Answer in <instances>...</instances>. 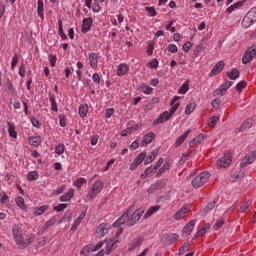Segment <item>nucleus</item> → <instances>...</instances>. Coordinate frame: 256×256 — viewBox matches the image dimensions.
Listing matches in <instances>:
<instances>
[{"label": "nucleus", "mask_w": 256, "mask_h": 256, "mask_svg": "<svg viewBox=\"0 0 256 256\" xmlns=\"http://www.w3.org/2000/svg\"><path fill=\"white\" fill-rule=\"evenodd\" d=\"M13 239L19 249H27L35 241V235L25 233L22 224H14L12 227Z\"/></svg>", "instance_id": "obj_1"}, {"label": "nucleus", "mask_w": 256, "mask_h": 256, "mask_svg": "<svg viewBox=\"0 0 256 256\" xmlns=\"http://www.w3.org/2000/svg\"><path fill=\"white\" fill-rule=\"evenodd\" d=\"M180 99L181 97L174 96L171 102L172 107L170 108V111L163 112L156 120H154L153 125H161V123H165V121H169V119L173 117V113H175V111L179 109V103H177V101H179Z\"/></svg>", "instance_id": "obj_2"}, {"label": "nucleus", "mask_w": 256, "mask_h": 256, "mask_svg": "<svg viewBox=\"0 0 256 256\" xmlns=\"http://www.w3.org/2000/svg\"><path fill=\"white\" fill-rule=\"evenodd\" d=\"M103 181L98 180L96 181L90 188V190L88 191V194L86 195V199L87 201H92V199H95V197H97V195H99V193H101L103 191Z\"/></svg>", "instance_id": "obj_3"}, {"label": "nucleus", "mask_w": 256, "mask_h": 256, "mask_svg": "<svg viewBox=\"0 0 256 256\" xmlns=\"http://www.w3.org/2000/svg\"><path fill=\"white\" fill-rule=\"evenodd\" d=\"M209 177H211V175L207 171L200 173L191 181L192 187H194V189L203 187V185L209 181Z\"/></svg>", "instance_id": "obj_4"}, {"label": "nucleus", "mask_w": 256, "mask_h": 256, "mask_svg": "<svg viewBox=\"0 0 256 256\" xmlns=\"http://www.w3.org/2000/svg\"><path fill=\"white\" fill-rule=\"evenodd\" d=\"M109 229H111V226L107 223H102L100 224L95 231V237H97V239H101L103 237H105V235H107V233H109Z\"/></svg>", "instance_id": "obj_5"}, {"label": "nucleus", "mask_w": 256, "mask_h": 256, "mask_svg": "<svg viewBox=\"0 0 256 256\" xmlns=\"http://www.w3.org/2000/svg\"><path fill=\"white\" fill-rule=\"evenodd\" d=\"M256 159V151L250 152L244 156L241 160L240 167H247L255 162Z\"/></svg>", "instance_id": "obj_6"}, {"label": "nucleus", "mask_w": 256, "mask_h": 256, "mask_svg": "<svg viewBox=\"0 0 256 256\" xmlns=\"http://www.w3.org/2000/svg\"><path fill=\"white\" fill-rule=\"evenodd\" d=\"M232 158H231V153H225L223 157H221L218 161H217V165L218 167H222L223 169H227V167H229V165H231L232 162Z\"/></svg>", "instance_id": "obj_7"}, {"label": "nucleus", "mask_w": 256, "mask_h": 256, "mask_svg": "<svg viewBox=\"0 0 256 256\" xmlns=\"http://www.w3.org/2000/svg\"><path fill=\"white\" fill-rule=\"evenodd\" d=\"M189 211H191L189 205H184L180 210H178L174 214L175 221H181V219H185V215H187Z\"/></svg>", "instance_id": "obj_8"}, {"label": "nucleus", "mask_w": 256, "mask_h": 256, "mask_svg": "<svg viewBox=\"0 0 256 256\" xmlns=\"http://www.w3.org/2000/svg\"><path fill=\"white\" fill-rule=\"evenodd\" d=\"M256 56V52L255 49L253 48H249L245 55L242 57V63H244V65H247V63H251V61H253V57Z\"/></svg>", "instance_id": "obj_9"}, {"label": "nucleus", "mask_w": 256, "mask_h": 256, "mask_svg": "<svg viewBox=\"0 0 256 256\" xmlns=\"http://www.w3.org/2000/svg\"><path fill=\"white\" fill-rule=\"evenodd\" d=\"M93 27V18L88 17L82 20V33H89Z\"/></svg>", "instance_id": "obj_10"}, {"label": "nucleus", "mask_w": 256, "mask_h": 256, "mask_svg": "<svg viewBox=\"0 0 256 256\" xmlns=\"http://www.w3.org/2000/svg\"><path fill=\"white\" fill-rule=\"evenodd\" d=\"M88 59L91 69H97V67H99V56L97 55V53H90Z\"/></svg>", "instance_id": "obj_11"}, {"label": "nucleus", "mask_w": 256, "mask_h": 256, "mask_svg": "<svg viewBox=\"0 0 256 256\" xmlns=\"http://www.w3.org/2000/svg\"><path fill=\"white\" fill-rule=\"evenodd\" d=\"M75 197V189L70 188L67 192H65L61 197L60 201L62 203H67L68 201H71Z\"/></svg>", "instance_id": "obj_12"}, {"label": "nucleus", "mask_w": 256, "mask_h": 256, "mask_svg": "<svg viewBox=\"0 0 256 256\" xmlns=\"http://www.w3.org/2000/svg\"><path fill=\"white\" fill-rule=\"evenodd\" d=\"M225 68V63L223 61H219L211 70L210 77H215V75H219L221 71Z\"/></svg>", "instance_id": "obj_13"}, {"label": "nucleus", "mask_w": 256, "mask_h": 256, "mask_svg": "<svg viewBox=\"0 0 256 256\" xmlns=\"http://www.w3.org/2000/svg\"><path fill=\"white\" fill-rule=\"evenodd\" d=\"M233 85V82L231 81H226L224 84H222L217 90H216V95H220L223 97L225 93H227V89Z\"/></svg>", "instance_id": "obj_14"}, {"label": "nucleus", "mask_w": 256, "mask_h": 256, "mask_svg": "<svg viewBox=\"0 0 256 256\" xmlns=\"http://www.w3.org/2000/svg\"><path fill=\"white\" fill-rule=\"evenodd\" d=\"M154 139H155V133L153 132L147 133L142 140V146L147 147V145L151 144Z\"/></svg>", "instance_id": "obj_15"}, {"label": "nucleus", "mask_w": 256, "mask_h": 256, "mask_svg": "<svg viewBox=\"0 0 256 256\" xmlns=\"http://www.w3.org/2000/svg\"><path fill=\"white\" fill-rule=\"evenodd\" d=\"M253 23H256L249 14H246L242 20L243 29H249Z\"/></svg>", "instance_id": "obj_16"}, {"label": "nucleus", "mask_w": 256, "mask_h": 256, "mask_svg": "<svg viewBox=\"0 0 256 256\" xmlns=\"http://www.w3.org/2000/svg\"><path fill=\"white\" fill-rule=\"evenodd\" d=\"M159 155V149H154L150 152V154L146 157L144 164L149 165V163H153L155 161V157Z\"/></svg>", "instance_id": "obj_17"}, {"label": "nucleus", "mask_w": 256, "mask_h": 256, "mask_svg": "<svg viewBox=\"0 0 256 256\" xmlns=\"http://www.w3.org/2000/svg\"><path fill=\"white\" fill-rule=\"evenodd\" d=\"M195 228V220H191L190 222H188L183 230H182V233L184 235H191V232L193 231V229Z\"/></svg>", "instance_id": "obj_18"}, {"label": "nucleus", "mask_w": 256, "mask_h": 256, "mask_svg": "<svg viewBox=\"0 0 256 256\" xmlns=\"http://www.w3.org/2000/svg\"><path fill=\"white\" fill-rule=\"evenodd\" d=\"M190 134H191V129H188L186 132H184V134L178 137V139L175 142L176 147H181V145L185 143V139H187V137H189Z\"/></svg>", "instance_id": "obj_19"}, {"label": "nucleus", "mask_w": 256, "mask_h": 256, "mask_svg": "<svg viewBox=\"0 0 256 256\" xmlns=\"http://www.w3.org/2000/svg\"><path fill=\"white\" fill-rule=\"evenodd\" d=\"M205 140V135L199 134L196 138H194L192 141L189 142L190 147H197L198 145H201L203 141Z\"/></svg>", "instance_id": "obj_20"}, {"label": "nucleus", "mask_w": 256, "mask_h": 256, "mask_svg": "<svg viewBox=\"0 0 256 256\" xmlns=\"http://www.w3.org/2000/svg\"><path fill=\"white\" fill-rule=\"evenodd\" d=\"M138 91H141V93H144L145 95H151V93H153V88L145 83H141L138 86Z\"/></svg>", "instance_id": "obj_21"}, {"label": "nucleus", "mask_w": 256, "mask_h": 256, "mask_svg": "<svg viewBox=\"0 0 256 256\" xmlns=\"http://www.w3.org/2000/svg\"><path fill=\"white\" fill-rule=\"evenodd\" d=\"M45 7V4L43 3V0H38L37 2V14L38 17L43 21L45 19V13L43 12V9Z\"/></svg>", "instance_id": "obj_22"}, {"label": "nucleus", "mask_w": 256, "mask_h": 256, "mask_svg": "<svg viewBox=\"0 0 256 256\" xmlns=\"http://www.w3.org/2000/svg\"><path fill=\"white\" fill-rule=\"evenodd\" d=\"M161 209L160 205L151 206L147 212L144 214V219H148V217H151V215H154V213H157Z\"/></svg>", "instance_id": "obj_23"}, {"label": "nucleus", "mask_w": 256, "mask_h": 256, "mask_svg": "<svg viewBox=\"0 0 256 256\" xmlns=\"http://www.w3.org/2000/svg\"><path fill=\"white\" fill-rule=\"evenodd\" d=\"M58 35L63 41H66L67 34L63 31V21L61 19L58 20Z\"/></svg>", "instance_id": "obj_24"}, {"label": "nucleus", "mask_w": 256, "mask_h": 256, "mask_svg": "<svg viewBox=\"0 0 256 256\" xmlns=\"http://www.w3.org/2000/svg\"><path fill=\"white\" fill-rule=\"evenodd\" d=\"M129 71V66L127 64H120L117 69V75L119 77L126 75V73Z\"/></svg>", "instance_id": "obj_25"}, {"label": "nucleus", "mask_w": 256, "mask_h": 256, "mask_svg": "<svg viewBox=\"0 0 256 256\" xmlns=\"http://www.w3.org/2000/svg\"><path fill=\"white\" fill-rule=\"evenodd\" d=\"M78 112L80 117L84 119V117H87V113H89V106L86 104L80 105Z\"/></svg>", "instance_id": "obj_26"}, {"label": "nucleus", "mask_w": 256, "mask_h": 256, "mask_svg": "<svg viewBox=\"0 0 256 256\" xmlns=\"http://www.w3.org/2000/svg\"><path fill=\"white\" fill-rule=\"evenodd\" d=\"M28 141L30 145H33V147H39V145H41V137L39 136H31Z\"/></svg>", "instance_id": "obj_27"}, {"label": "nucleus", "mask_w": 256, "mask_h": 256, "mask_svg": "<svg viewBox=\"0 0 256 256\" xmlns=\"http://www.w3.org/2000/svg\"><path fill=\"white\" fill-rule=\"evenodd\" d=\"M157 170L153 166L148 167L143 174L140 175L141 179H147L150 175L156 173Z\"/></svg>", "instance_id": "obj_28"}, {"label": "nucleus", "mask_w": 256, "mask_h": 256, "mask_svg": "<svg viewBox=\"0 0 256 256\" xmlns=\"http://www.w3.org/2000/svg\"><path fill=\"white\" fill-rule=\"evenodd\" d=\"M245 4L244 1H238L236 3H234L233 5H231L230 7L227 8V13H233V11H235V9H239L240 7H243V5Z\"/></svg>", "instance_id": "obj_29"}, {"label": "nucleus", "mask_w": 256, "mask_h": 256, "mask_svg": "<svg viewBox=\"0 0 256 256\" xmlns=\"http://www.w3.org/2000/svg\"><path fill=\"white\" fill-rule=\"evenodd\" d=\"M211 225L206 224L205 227H203L202 229L198 230L194 236V239H198V237H203V235H205V233H207V231H209Z\"/></svg>", "instance_id": "obj_30"}, {"label": "nucleus", "mask_w": 256, "mask_h": 256, "mask_svg": "<svg viewBox=\"0 0 256 256\" xmlns=\"http://www.w3.org/2000/svg\"><path fill=\"white\" fill-rule=\"evenodd\" d=\"M48 210H49V205H43L41 207L34 209V215H36V217H39V215H43L44 212Z\"/></svg>", "instance_id": "obj_31"}, {"label": "nucleus", "mask_w": 256, "mask_h": 256, "mask_svg": "<svg viewBox=\"0 0 256 256\" xmlns=\"http://www.w3.org/2000/svg\"><path fill=\"white\" fill-rule=\"evenodd\" d=\"M7 125H8V133L10 137L17 139V131H15V124L8 122Z\"/></svg>", "instance_id": "obj_32"}, {"label": "nucleus", "mask_w": 256, "mask_h": 256, "mask_svg": "<svg viewBox=\"0 0 256 256\" xmlns=\"http://www.w3.org/2000/svg\"><path fill=\"white\" fill-rule=\"evenodd\" d=\"M17 207L21 208L22 211H25L27 209V206L25 205V198L24 197H17L15 199Z\"/></svg>", "instance_id": "obj_33"}, {"label": "nucleus", "mask_w": 256, "mask_h": 256, "mask_svg": "<svg viewBox=\"0 0 256 256\" xmlns=\"http://www.w3.org/2000/svg\"><path fill=\"white\" fill-rule=\"evenodd\" d=\"M5 88L8 91V93H10V95H13V93H15L13 82L9 78L5 82Z\"/></svg>", "instance_id": "obj_34"}, {"label": "nucleus", "mask_w": 256, "mask_h": 256, "mask_svg": "<svg viewBox=\"0 0 256 256\" xmlns=\"http://www.w3.org/2000/svg\"><path fill=\"white\" fill-rule=\"evenodd\" d=\"M187 91H189V80L182 84V86L178 90V93L179 95H185Z\"/></svg>", "instance_id": "obj_35"}, {"label": "nucleus", "mask_w": 256, "mask_h": 256, "mask_svg": "<svg viewBox=\"0 0 256 256\" xmlns=\"http://www.w3.org/2000/svg\"><path fill=\"white\" fill-rule=\"evenodd\" d=\"M227 77L235 81V79H239V70L232 69L231 72H227Z\"/></svg>", "instance_id": "obj_36"}, {"label": "nucleus", "mask_w": 256, "mask_h": 256, "mask_svg": "<svg viewBox=\"0 0 256 256\" xmlns=\"http://www.w3.org/2000/svg\"><path fill=\"white\" fill-rule=\"evenodd\" d=\"M85 183H87V179L80 177L74 182V187H77V189H81V187H83Z\"/></svg>", "instance_id": "obj_37"}, {"label": "nucleus", "mask_w": 256, "mask_h": 256, "mask_svg": "<svg viewBox=\"0 0 256 256\" xmlns=\"http://www.w3.org/2000/svg\"><path fill=\"white\" fill-rule=\"evenodd\" d=\"M253 125V119L249 118L245 120L240 128V131H243V129H251Z\"/></svg>", "instance_id": "obj_38"}, {"label": "nucleus", "mask_w": 256, "mask_h": 256, "mask_svg": "<svg viewBox=\"0 0 256 256\" xmlns=\"http://www.w3.org/2000/svg\"><path fill=\"white\" fill-rule=\"evenodd\" d=\"M145 157H147V153L142 152L134 159V162L140 165L143 163V161H145Z\"/></svg>", "instance_id": "obj_39"}, {"label": "nucleus", "mask_w": 256, "mask_h": 256, "mask_svg": "<svg viewBox=\"0 0 256 256\" xmlns=\"http://www.w3.org/2000/svg\"><path fill=\"white\" fill-rule=\"evenodd\" d=\"M65 153V144L60 143L56 146L55 154L56 155H63Z\"/></svg>", "instance_id": "obj_40"}, {"label": "nucleus", "mask_w": 256, "mask_h": 256, "mask_svg": "<svg viewBox=\"0 0 256 256\" xmlns=\"http://www.w3.org/2000/svg\"><path fill=\"white\" fill-rule=\"evenodd\" d=\"M179 239V235L177 234H170L167 236V242L168 245H173V243H175V241H177Z\"/></svg>", "instance_id": "obj_41"}, {"label": "nucleus", "mask_w": 256, "mask_h": 256, "mask_svg": "<svg viewBox=\"0 0 256 256\" xmlns=\"http://www.w3.org/2000/svg\"><path fill=\"white\" fill-rule=\"evenodd\" d=\"M28 181H37L39 179V175L37 174V171H31L27 174Z\"/></svg>", "instance_id": "obj_42"}, {"label": "nucleus", "mask_w": 256, "mask_h": 256, "mask_svg": "<svg viewBox=\"0 0 256 256\" xmlns=\"http://www.w3.org/2000/svg\"><path fill=\"white\" fill-rule=\"evenodd\" d=\"M156 191L159 189H163V187H165V185H167V182L165 180H159L156 181L155 183H153Z\"/></svg>", "instance_id": "obj_43"}, {"label": "nucleus", "mask_w": 256, "mask_h": 256, "mask_svg": "<svg viewBox=\"0 0 256 256\" xmlns=\"http://www.w3.org/2000/svg\"><path fill=\"white\" fill-rule=\"evenodd\" d=\"M179 51V47H177V45L175 44H169L167 46V52L168 53H172V54H175Z\"/></svg>", "instance_id": "obj_44"}, {"label": "nucleus", "mask_w": 256, "mask_h": 256, "mask_svg": "<svg viewBox=\"0 0 256 256\" xmlns=\"http://www.w3.org/2000/svg\"><path fill=\"white\" fill-rule=\"evenodd\" d=\"M55 223H57V218L55 216H52L50 218V220H48L45 223V229H49V227H53V225H55Z\"/></svg>", "instance_id": "obj_45"}, {"label": "nucleus", "mask_w": 256, "mask_h": 256, "mask_svg": "<svg viewBox=\"0 0 256 256\" xmlns=\"http://www.w3.org/2000/svg\"><path fill=\"white\" fill-rule=\"evenodd\" d=\"M219 122V117L217 116H212L209 120H208V125L209 127H215V125H217V123Z\"/></svg>", "instance_id": "obj_46"}, {"label": "nucleus", "mask_w": 256, "mask_h": 256, "mask_svg": "<svg viewBox=\"0 0 256 256\" xmlns=\"http://www.w3.org/2000/svg\"><path fill=\"white\" fill-rule=\"evenodd\" d=\"M50 103L52 111H55L57 113V111H59V108L57 107V101L55 100V97L50 96Z\"/></svg>", "instance_id": "obj_47"}, {"label": "nucleus", "mask_w": 256, "mask_h": 256, "mask_svg": "<svg viewBox=\"0 0 256 256\" xmlns=\"http://www.w3.org/2000/svg\"><path fill=\"white\" fill-rule=\"evenodd\" d=\"M194 110H195V103H189V104L186 106L185 114H186V115H191V113H193Z\"/></svg>", "instance_id": "obj_48"}, {"label": "nucleus", "mask_w": 256, "mask_h": 256, "mask_svg": "<svg viewBox=\"0 0 256 256\" xmlns=\"http://www.w3.org/2000/svg\"><path fill=\"white\" fill-rule=\"evenodd\" d=\"M0 203L1 205H5L7 203H9V196L7 194H5V192H3L2 194H0Z\"/></svg>", "instance_id": "obj_49"}, {"label": "nucleus", "mask_w": 256, "mask_h": 256, "mask_svg": "<svg viewBox=\"0 0 256 256\" xmlns=\"http://www.w3.org/2000/svg\"><path fill=\"white\" fill-rule=\"evenodd\" d=\"M251 207V201H246L244 204L240 207V213H245Z\"/></svg>", "instance_id": "obj_50"}, {"label": "nucleus", "mask_w": 256, "mask_h": 256, "mask_svg": "<svg viewBox=\"0 0 256 256\" xmlns=\"http://www.w3.org/2000/svg\"><path fill=\"white\" fill-rule=\"evenodd\" d=\"M17 63H19V56L17 54H15L12 58V62H11V69H15V67H17Z\"/></svg>", "instance_id": "obj_51"}, {"label": "nucleus", "mask_w": 256, "mask_h": 256, "mask_svg": "<svg viewBox=\"0 0 256 256\" xmlns=\"http://www.w3.org/2000/svg\"><path fill=\"white\" fill-rule=\"evenodd\" d=\"M48 59H49L51 67H55V65L57 63V56L56 55H49Z\"/></svg>", "instance_id": "obj_52"}, {"label": "nucleus", "mask_w": 256, "mask_h": 256, "mask_svg": "<svg viewBox=\"0 0 256 256\" xmlns=\"http://www.w3.org/2000/svg\"><path fill=\"white\" fill-rule=\"evenodd\" d=\"M224 223L225 221H223V219L218 220L214 225V231H219V229L223 227Z\"/></svg>", "instance_id": "obj_53"}, {"label": "nucleus", "mask_w": 256, "mask_h": 256, "mask_svg": "<svg viewBox=\"0 0 256 256\" xmlns=\"http://www.w3.org/2000/svg\"><path fill=\"white\" fill-rule=\"evenodd\" d=\"M31 124L36 127V129H41V123L37 120V118L32 117L31 118Z\"/></svg>", "instance_id": "obj_54"}, {"label": "nucleus", "mask_w": 256, "mask_h": 256, "mask_svg": "<svg viewBox=\"0 0 256 256\" xmlns=\"http://www.w3.org/2000/svg\"><path fill=\"white\" fill-rule=\"evenodd\" d=\"M67 209V204H59L58 206L54 207V211L61 213V211H65Z\"/></svg>", "instance_id": "obj_55"}, {"label": "nucleus", "mask_w": 256, "mask_h": 256, "mask_svg": "<svg viewBox=\"0 0 256 256\" xmlns=\"http://www.w3.org/2000/svg\"><path fill=\"white\" fill-rule=\"evenodd\" d=\"M186 251H189V244L185 243L179 250L178 255H185Z\"/></svg>", "instance_id": "obj_56"}, {"label": "nucleus", "mask_w": 256, "mask_h": 256, "mask_svg": "<svg viewBox=\"0 0 256 256\" xmlns=\"http://www.w3.org/2000/svg\"><path fill=\"white\" fill-rule=\"evenodd\" d=\"M245 87H247V82H245V81H241L236 85L237 91H243V89H245Z\"/></svg>", "instance_id": "obj_57"}, {"label": "nucleus", "mask_w": 256, "mask_h": 256, "mask_svg": "<svg viewBox=\"0 0 256 256\" xmlns=\"http://www.w3.org/2000/svg\"><path fill=\"white\" fill-rule=\"evenodd\" d=\"M92 80L94 83H96V85H99V83H101V77L99 76V73H94L92 75Z\"/></svg>", "instance_id": "obj_58"}, {"label": "nucleus", "mask_w": 256, "mask_h": 256, "mask_svg": "<svg viewBox=\"0 0 256 256\" xmlns=\"http://www.w3.org/2000/svg\"><path fill=\"white\" fill-rule=\"evenodd\" d=\"M256 22V7L249 10L247 13Z\"/></svg>", "instance_id": "obj_59"}, {"label": "nucleus", "mask_w": 256, "mask_h": 256, "mask_svg": "<svg viewBox=\"0 0 256 256\" xmlns=\"http://www.w3.org/2000/svg\"><path fill=\"white\" fill-rule=\"evenodd\" d=\"M113 113H115V109L114 108H108L106 110V113H105L106 119H111V116L113 115Z\"/></svg>", "instance_id": "obj_60"}, {"label": "nucleus", "mask_w": 256, "mask_h": 256, "mask_svg": "<svg viewBox=\"0 0 256 256\" xmlns=\"http://www.w3.org/2000/svg\"><path fill=\"white\" fill-rule=\"evenodd\" d=\"M92 11L94 13H99L101 11V6H99V2H95L92 6Z\"/></svg>", "instance_id": "obj_61"}, {"label": "nucleus", "mask_w": 256, "mask_h": 256, "mask_svg": "<svg viewBox=\"0 0 256 256\" xmlns=\"http://www.w3.org/2000/svg\"><path fill=\"white\" fill-rule=\"evenodd\" d=\"M190 49H191V42L188 41V42L184 43V45H183V51H184L185 53H189Z\"/></svg>", "instance_id": "obj_62"}, {"label": "nucleus", "mask_w": 256, "mask_h": 256, "mask_svg": "<svg viewBox=\"0 0 256 256\" xmlns=\"http://www.w3.org/2000/svg\"><path fill=\"white\" fill-rule=\"evenodd\" d=\"M19 75H20V77H25V64H21L20 65V68H19Z\"/></svg>", "instance_id": "obj_63"}, {"label": "nucleus", "mask_w": 256, "mask_h": 256, "mask_svg": "<svg viewBox=\"0 0 256 256\" xmlns=\"http://www.w3.org/2000/svg\"><path fill=\"white\" fill-rule=\"evenodd\" d=\"M59 124H60V127H65V125H66V119H65V116H63V115H61V116H59Z\"/></svg>", "instance_id": "obj_64"}]
</instances>
